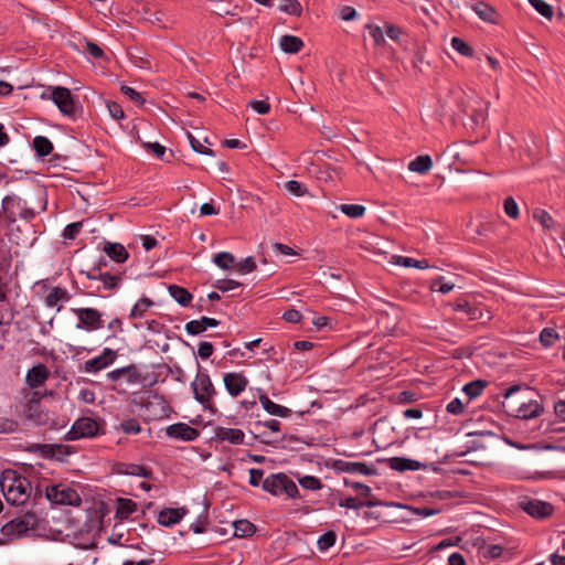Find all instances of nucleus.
Listing matches in <instances>:
<instances>
[{"mask_svg":"<svg viewBox=\"0 0 565 565\" xmlns=\"http://www.w3.org/2000/svg\"><path fill=\"white\" fill-rule=\"evenodd\" d=\"M486 387V382L483 381H472L463 386V392L468 396L469 401L481 395Z\"/></svg>","mask_w":565,"mask_h":565,"instance_id":"obj_39","label":"nucleus"},{"mask_svg":"<svg viewBox=\"0 0 565 565\" xmlns=\"http://www.w3.org/2000/svg\"><path fill=\"white\" fill-rule=\"evenodd\" d=\"M205 330V326L201 322V318L185 323V331L188 334L196 335L203 333Z\"/></svg>","mask_w":565,"mask_h":565,"instance_id":"obj_54","label":"nucleus"},{"mask_svg":"<svg viewBox=\"0 0 565 565\" xmlns=\"http://www.w3.org/2000/svg\"><path fill=\"white\" fill-rule=\"evenodd\" d=\"M472 10L484 22L497 24L500 20L499 12L486 2H477L472 6Z\"/></svg>","mask_w":565,"mask_h":565,"instance_id":"obj_21","label":"nucleus"},{"mask_svg":"<svg viewBox=\"0 0 565 565\" xmlns=\"http://www.w3.org/2000/svg\"><path fill=\"white\" fill-rule=\"evenodd\" d=\"M43 452L46 456L63 460L65 457L71 456L75 452L74 448L63 444H47L42 446Z\"/></svg>","mask_w":565,"mask_h":565,"instance_id":"obj_23","label":"nucleus"},{"mask_svg":"<svg viewBox=\"0 0 565 565\" xmlns=\"http://www.w3.org/2000/svg\"><path fill=\"white\" fill-rule=\"evenodd\" d=\"M10 267V257L8 252L0 247V278H4Z\"/></svg>","mask_w":565,"mask_h":565,"instance_id":"obj_61","label":"nucleus"},{"mask_svg":"<svg viewBox=\"0 0 565 565\" xmlns=\"http://www.w3.org/2000/svg\"><path fill=\"white\" fill-rule=\"evenodd\" d=\"M213 263L223 270L234 268L236 262L233 254L228 252H221L214 255Z\"/></svg>","mask_w":565,"mask_h":565,"instance_id":"obj_35","label":"nucleus"},{"mask_svg":"<svg viewBox=\"0 0 565 565\" xmlns=\"http://www.w3.org/2000/svg\"><path fill=\"white\" fill-rule=\"evenodd\" d=\"M170 296L181 306L186 307L191 300L192 295L183 287L178 285H170L169 288Z\"/></svg>","mask_w":565,"mask_h":565,"instance_id":"obj_32","label":"nucleus"},{"mask_svg":"<svg viewBox=\"0 0 565 565\" xmlns=\"http://www.w3.org/2000/svg\"><path fill=\"white\" fill-rule=\"evenodd\" d=\"M23 413L28 420L36 424H44L47 419L46 412L36 401H28L23 407Z\"/></svg>","mask_w":565,"mask_h":565,"instance_id":"obj_20","label":"nucleus"},{"mask_svg":"<svg viewBox=\"0 0 565 565\" xmlns=\"http://www.w3.org/2000/svg\"><path fill=\"white\" fill-rule=\"evenodd\" d=\"M503 211H504L505 215L508 217H510L511 220H518L520 216L519 205L512 196L504 199Z\"/></svg>","mask_w":565,"mask_h":565,"instance_id":"obj_45","label":"nucleus"},{"mask_svg":"<svg viewBox=\"0 0 565 565\" xmlns=\"http://www.w3.org/2000/svg\"><path fill=\"white\" fill-rule=\"evenodd\" d=\"M284 189L289 194L297 196V198L305 196L308 194L307 186L303 183L296 181V180H289V181L285 182Z\"/></svg>","mask_w":565,"mask_h":565,"instance_id":"obj_38","label":"nucleus"},{"mask_svg":"<svg viewBox=\"0 0 565 565\" xmlns=\"http://www.w3.org/2000/svg\"><path fill=\"white\" fill-rule=\"evenodd\" d=\"M19 428V424L14 419L0 417V434H12Z\"/></svg>","mask_w":565,"mask_h":565,"instance_id":"obj_52","label":"nucleus"},{"mask_svg":"<svg viewBox=\"0 0 565 565\" xmlns=\"http://www.w3.org/2000/svg\"><path fill=\"white\" fill-rule=\"evenodd\" d=\"M450 45L463 56L471 57L473 55V49L460 38L454 36L450 41Z\"/></svg>","mask_w":565,"mask_h":565,"instance_id":"obj_42","label":"nucleus"},{"mask_svg":"<svg viewBox=\"0 0 565 565\" xmlns=\"http://www.w3.org/2000/svg\"><path fill=\"white\" fill-rule=\"evenodd\" d=\"M259 403L263 408L270 415L279 416V417H289L291 414V409L285 407L282 405L274 403L267 395H259Z\"/></svg>","mask_w":565,"mask_h":565,"instance_id":"obj_24","label":"nucleus"},{"mask_svg":"<svg viewBox=\"0 0 565 565\" xmlns=\"http://www.w3.org/2000/svg\"><path fill=\"white\" fill-rule=\"evenodd\" d=\"M120 90L129 98L131 99L132 102L137 103V104H143L145 103V99L142 98L141 94L138 93L136 89H134L132 87L128 86V85H121L120 86Z\"/></svg>","mask_w":565,"mask_h":565,"instance_id":"obj_58","label":"nucleus"},{"mask_svg":"<svg viewBox=\"0 0 565 565\" xmlns=\"http://www.w3.org/2000/svg\"><path fill=\"white\" fill-rule=\"evenodd\" d=\"M431 167L433 160L428 154L418 156L408 163V169L412 172H417L419 174L427 173Z\"/></svg>","mask_w":565,"mask_h":565,"instance_id":"obj_29","label":"nucleus"},{"mask_svg":"<svg viewBox=\"0 0 565 565\" xmlns=\"http://www.w3.org/2000/svg\"><path fill=\"white\" fill-rule=\"evenodd\" d=\"M107 108H108V111L110 114V116L116 119V120H120L125 117V113L121 108V106L116 103V102H108L107 103Z\"/></svg>","mask_w":565,"mask_h":565,"instance_id":"obj_63","label":"nucleus"},{"mask_svg":"<svg viewBox=\"0 0 565 565\" xmlns=\"http://www.w3.org/2000/svg\"><path fill=\"white\" fill-rule=\"evenodd\" d=\"M116 429L127 435H136L141 431V426L136 418H128L116 426Z\"/></svg>","mask_w":565,"mask_h":565,"instance_id":"obj_41","label":"nucleus"},{"mask_svg":"<svg viewBox=\"0 0 565 565\" xmlns=\"http://www.w3.org/2000/svg\"><path fill=\"white\" fill-rule=\"evenodd\" d=\"M131 373H136V367L134 365H128V366H124V367L110 371L107 374V377L109 380L116 382V381L120 380L124 375H126V374L130 375Z\"/></svg>","mask_w":565,"mask_h":565,"instance_id":"obj_53","label":"nucleus"},{"mask_svg":"<svg viewBox=\"0 0 565 565\" xmlns=\"http://www.w3.org/2000/svg\"><path fill=\"white\" fill-rule=\"evenodd\" d=\"M341 469L345 472L358 473L364 476L375 475L376 470L364 462H341Z\"/></svg>","mask_w":565,"mask_h":565,"instance_id":"obj_31","label":"nucleus"},{"mask_svg":"<svg viewBox=\"0 0 565 565\" xmlns=\"http://www.w3.org/2000/svg\"><path fill=\"white\" fill-rule=\"evenodd\" d=\"M49 98L57 106L60 111L66 116H73L75 114V98L71 90L63 86H50L43 94L42 97Z\"/></svg>","mask_w":565,"mask_h":565,"instance_id":"obj_6","label":"nucleus"},{"mask_svg":"<svg viewBox=\"0 0 565 565\" xmlns=\"http://www.w3.org/2000/svg\"><path fill=\"white\" fill-rule=\"evenodd\" d=\"M188 138H189V141H190V145L192 147V149L195 151V152H199V153H202V154H209V156H213L214 152L204 147L200 140H198L195 137H193L191 134H188Z\"/></svg>","mask_w":565,"mask_h":565,"instance_id":"obj_59","label":"nucleus"},{"mask_svg":"<svg viewBox=\"0 0 565 565\" xmlns=\"http://www.w3.org/2000/svg\"><path fill=\"white\" fill-rule=\"evenodd\" d=\"M214 436L217 441L228 443L232 445H241L245 439V434L242 429L223 426L215 427Z\"/></svg>","mask_w":565,"mask_h":565,"instance_id":"obj_17","label":"nucleus"},{"mask_svg":"<svg viewBox=\"0 0 565 565\" xmlns=\"http://www.w3.org/2000/svg\"><path fill=\"white\" fill-rule=\"evenodd\" d=\"M152 306V301L149 298L139 299L131 308L130 318L136 319L143 316V313Z\"/></svg>","mask_w":565,"mask_h":565,"instance_id":"obj_43","label":"nucleus"},{"mask_svg":"<svg viewBox=\"0 0 565 565\" xmlns=\"http://www.w3.org/2000/svg\"><path fill=\"white\" fill-rule=\"evenodd\" d=\"M366 29L369 30L370 36L373 39V41L376 45L384 44V42H385L384 33L379 25L367 24Z\"/></svg>","mask_w":565,"mask_h":565,"instance_id":"obj_56","label":"nucleus"},{"mask_svg":"<svg viewBox=\"0 0 565 565\" xmlns=\"http://www.w3.org/2000/svg\"><path fill=\"white\" fill-rule=\"evenodd\" d=\"M45 495L53 504L79 505L82 501L74 489L63 483L46 487Z\"/></svg>","mask_w":565,"mask_h":565,"instance_id":"obj_8","label":"nucleus"},{"mask_svg":"<svg viewBox=\"0 0 565 565\" xmlns=\"http://www.w3.org/2000/svg\"><path fill=\"white\" fill-rule=\"evenodd\" d=\"M234 535L237 537H246L255 532V525L247 520H238L233 523Z\"/></svg>","mask_w":565,"mask_h":565,"instance_id":"obj_37","label":"nucleus"},{"mask_svg":"<svg viewBox=\"0 0 565 565\" xmlns=\"http://www.w3.org/2000/svg\"><path fill=\"white\" fill-rule=\"evenodd\" d=\"M299 484L307 490H319L322 488L320 479L313 476H303L298 479Z\"/></svg>","mask_w":565,"mask_h":565,"instance_id":"obj_50","label":"nucleus"},{"mask_svg":"<svg viewBox=\"0 0 565 565\" xmlns=\"http://www.w3.org/2000/svg\"><path fill=\"white\" fill-rule=\"evenodd\" d=\"M79 273L81 275H85V277L89 280L102 281L104 290L116 289L121 280L120 275L104 271L100 267H92L88 270H81Z\"/></svg>","mask_w":565,"mask_h":565,"instance_id":"obj_10","label":"nucleus"},{"mask_svg":"<svg viewBox=\"0 0 565 565\" xmlns=\"http://www.w3.org/2000/svg\"><path fill=\"white\" fill-rule=\"evenodd\" d=\"M239 274L245 275L252 273L256 268V263L253 257H246L239 263L235 264Z\"/></svg>","mask_w":565,"mask_h":565,"instance_id":"obj_55","label":"nucleus"},{"mask_svg":"<svg viewBox=\"0 0 565 565\" xmlns=\"http://www.w3.org/2000/svg\"><path fill=\"white\" fill-rule=\"evenodd\" d=\"M455 285L450 282H444V277H437L431 281L430 290L439 291L441 294H448L454 289Z\"/></svg>","mask_w":565,"mask_h":565,"instance_id":"obj_51","label":"nucleus"},{"mask_svg":"<svg viewBox=\"0 0 565 565\" xmlns=\"http://www.w3.org/2000/svg\"><path fill=\"white\" fill-rule=\"evenodd\" d=\"M241 286V282L233 279H220L214 287L221 291H230Z\"/></svg>","mask_w":565,"mask_h":565,"instance_id":"obj_60","label":"nucleus"},{"mask_svg":"<svg viewBox=\"0 0 565 565\" xmlns=\"http://www.w3.org/2000/svg\"><path fill=\"white\" fill-rule=\"evenodd\" d=\"M532 8H534L542 17L551 20L554 14L553 7L543 0H532Z\"/></svg>","mask_w":565,"mask_h":565,"instance_id":"obj_48","label":"nucleus"},{"mask_svg":"<svg viewBox=\"0 0 565 565\" xmlns=\"http://www.w3.org/2000/svg\"><path fill=\"white\" fill-rule=\"evenodd\" d=\"M82 226V222H75L66 225V227L63 231V237L66 239H74L78 235Z\"/></svg>","mask_w":565,"mask_h":565,"instance_id":"obj_57","label":"nucleus"},{"mask_svg":"<svg viewBox=\"0 0 565 565\" xmlns=\"http://www.w3.org/2000/svg\"><path fill=\"white\" fill-rule=\"evenodd\" d=\"M452 307L454 310L456 311L465 312L468 316L469 320L487 321L491 319L489 310H484L479 306L472 305L466 299H458L456 302H454Z\"/></svg>","mask_w":565,"mask_h":565,"instance_id":"obj_16","label":"nucleus"},{"mask_svg":"<svg viewBox=\"0 0 565 565\" xmlns=\"http://www.w3.org/2000/svg\"><path fill=\"white\" fill-rule=\"evenodd\" d=\"M554 513V507L550 502L532 499V519H547Z\"/></svg>","mask_w":565,"mask_h":565,"instance_id":"obj_27","label":"nucleus"},{"mask_svg":"<svg viewBox=\"0 0 565 565\" xmlns=\"http://www.w3.org/2000/svg\"><path fill=\"white\" fill-rule=\"evenodd\" d=\"M77 316L78 321L88 330H98L103 327L102 313L95 308H78L73 309Z\"/></svg>","mask_w":565,"mask_h":565,"instance_id":"obj_14","label":"nucleus"},{"mask_svg":"<svg viewBox=\"0 0 565 565\" xmlns=\"http://www.w3.org/2000/svg\"><path fill=\"white\" fill-rule=\"evenodd\" d=\"M365 206L361 204H341L340 211L352 218H358L364 215Z\"/></svg>","mask_w":565,"mask_h":565,"instance_id":"obj_46","label":"nucleus"},{"mask_svg":"<svg viewBox=\"0 0 565 565\" xmlns=\"http://www.w3.org/2000/svg\"><path fill=\"white\" fill-rule=\"evenodd\" d=\"M224 386L232 397L242 394L247 385L248 379L242 372H228L223 376Z\"/></svg>","mask_w":565,"mask_h":565,"instance_id":"obj_13","label":"nucleus"},{"mask_svg":"<svg viewBox=\"0 0 565 565\" xmlns=\"http://www.w3.org/2000/svg\"><path fill=\"white\" fill-rule=\"evenodd\" d=\"M137 511V503L130 499H119L117 502L116 516L119 519H128Z\"/></svg>","mask_w":565,"mask_h":565,"instance_id":"obj_33","label":"nucleus"},{"mask_svg":"<svg viewBox=\"0 0 565 565\" xmlns=\"http://www.w3.org/2000/svg\"><path fill=\"white\" fill-rule=\"evenodd\" d=\"M71 299L68 291L62 287H52L44 298V302L47 307H55L60 302H67Z\"/></svg>","mask_w":565,"mask_h":565,"instance_id":"obj_25","label":"nucleus"},{"mask_svg":"<svg viewBox=\"0 0 565 565\" xmlns=\"http://www.w3.org/2000/svg\"><path fill=\"white\" fill-rule=\"evenodd\" d=\"M257 114L265 115L270 110V105L266 100H250L248 104Z\"/></svg>","mask_w":565,"mask_h":565,"instance_id":"obj_64","label":"nucleus"},{"mask_svg":"<svg viewBox=\"0 0 565 565\" xmlns=\"http://www.w3.org/2000/svg\"><path fill=\"white\" fill-rule=\"evenodd\" d=\"M279 45L285 53L296 54L302 49L303 42L295 35H282Z\"/></svg>","mask_w":565,"mask_h":565,"instance_id":"obj_28","label":"nucleus"},{"mask_svg":"<svg viewBox=\"0 0 565 565\" xmlns=\"http://www.w3.org/2000/svg\"><path fill=\"white\" fill-rule=\"evenodd\" d=\"M213 351H214L213 344L211 342L203 341L199 344L198 355L201 359L206 360L213 354Z\"/></svg>","mask_w":565,"mask_h":565,"instance_id":"obj_62","label":"nucleus"},{"mask_svg":"<svg viewBox=\"0 0 565 565\" xmlns=\"http://www.w3.org/2000/svg\"><path fill=\"white\" fill-rule=\"evenodd\" d=\"M117 472L120 475L142 477L147 479L152 477L151 469L136 463H120L118 466Z\"/></svg>","mask_w":565,"mask_h":565,"instance_id":"obj_26","label":"nucleus"},{"mask_svg":"<svg viewBox=\"0 0 565 565\" xmlns=\"http://www.w3.org/2000/svg\"><path fill=\"white\" fill-rule=\"evenodd\" d=\"M166 434L169 438L183 441H192L200 436V431L196 428H193L185 423H177L168 426Z\"/></svg>","mask_w":565,"mask_h":565,"instance_id":"obj_15","label":"nucleus"},{"mask_svg":"<svg viewBox=\"0 0 565 565\" xmlns=\"http://www.w3.org/2000/svg\"><path fill=\"white\" fill-rule=\"evenodd\" d=\"M335 541H337V534L334 531H328V532L323 533L318 539V542H317L319 551L324 552V551L329 550L330 547H332L335 544Z\"/></svg>","mask_w":565,"mask_h":565,"instance_id":"obj_44","label":"nucleus"},{"mask_svg":"<svg viewBox=\"0 0 565 565\" xmlns=\"http://www.w3.org/2000/svg\"><path fill=\"white\" fill-rule=\"evenodd\" d=\"M117 358V352L110 348H105L100 355L87 360L83 370L86 373H97L111 365Z\"/></svg>","mask_w":565,"mask_h":565,"instance_id":"obj_11","label":"nucleus"},{"mask_svg":"<svg viewBox=\"0 0 565 565\" xmlns=\"http://www.w3.org/2000/svg\"><path fill=\"white\" fill-rule=\"evenodd\" d=\"M194 398L205 408L210 407L211 399L215 395V387L207 373L199 372L191 383Z\"/></svg>","mask_w":565,"mask_h":565,"instance_id":"obj_9","label":"nucleus"},{"mask_svg":"<svg viewBox=\"0 0 565 565\" xmlns=\"http://www.w3.org/2000/svg\"><path fill=\"white\" fill-rule=\"evenodd\" d=\"M380 504H381V502L379 500L358 501L353 497H349V498H347L344 500H341L339 502L340 507L348 508V509H353V510H358V509H360L362 507H367V508L377 507Z\"/></svg>","mask_w":565,"mask_h":565,"instance_id":"obj_36","label":"nucleus"},{"mask_svg":"<svg viewBox=\"0 0 565 565\" xmlns=\"http://www.w3.org/2000/svg\"><path fill=\"white\" fill-rule=\"evenodd\" d=\"M534 218L541 225L545 233L550 234L551 242L555 243V235L562 232V226L554 221V218L545 210L536 209L532 212Z\"/></svg>","mask_w":565,"mask_h":565,"instance_id":"obj_12","label":"nucleus"},{"mask_svg":"<svg viewBox=\"0 0 565 565\" xmlns=\"http://www.w3.org/2000/svg\"><path fill=\"white\" fill-rule=\"evenodd\" d=\"M387 465L391 469L399 472H404L407 470H419L422 467H424L419 461L403 458V457H392L387 459Z\"/></svg>","mask_w":565,"mask_h":565,"instance_id":"obj_22","label":"nucleus"},{"mask_svg":"<svg viewBox=\"0 0 565 565\" xmlns=\"http://www.w3.org/2000/svg\"><path fill=\"white\" fill-rule=\"evenodd\" d=\"M104 434L103 422L92 417L77 418L65 434L64 440L73 441L82 438H94Z\"/></svg>","mask_w":565,"mask_h":565,"instance_id":"obj_5","label":"nucleus"},{"mask_svg":"<svg viewBox=\"0 0 565 565\" xmlns=\"http://www.w3.org/2000/svg\"><path fill=\"white\" fill-rule=\"evenodd\" d=\"M0 487L7 502L13 505L25 503L32 492L31 482L12 470L2 473Z\"/></svg>","mask_w":565,"mask_h":565,"instance_id":"obj_1","label":"nucleus"},{"mask_svg":"<svg viewBox=\"0 0 565 565\" xmlns=\"http://www.w3.org/2000/svg\"><path fill=\"white\" fill-rule=\"evenodd\" d=\"M397 264H399L404 267H415V268H419V269H425V268L429 267V264L426 259L419 260V259H414V258L404 257V256L398 257Z\"/></svg>","mask_w":565,"mask_h":565,"instance_id":"obj_49","label":"nucleus"},{"mask_svg":"<svg viewBox=\"0 0 565 565\" xmlns=\"http://www.w3.org/2000/svg\"><path fill=\"white\" fill-rule=\"evenodd\" d=\"M521 391L520 385L509 387L503 394L502 407L507 414L515 416L518 418L527 419L530 418L527 404L525 398H516V394Z\"/></svg>","mask_w":565,"mask_h":565,"instance_id":"obj_7","label":"nucleus"},{"mask_svg":"<svg viewBox=\"0 0 565 565\" xmlns=\"http://www.w3.org/2000/svg\"><path fill=\"white\" fill-rule=\"evenodd\" d=\"M262 487L275 497L286 494L290 499L299 498L297 484L285 473L269 475L264 479Z\"/></svg>","mask_w":565,"mask_h":565,"instance_id":"obj_4","label":"nucleus"},{"mask_svg":"<svg viewBox=\"0 0 565 565\" xmlns=\"http://www.w3.org/2000/svg\"><path fill=\"white\" fill-rule=\"evenodd\" d=\"M559 339L558 333L553 328H544L540 333V343L543 348L552 347Z\"/></svg>","mask_w":565,"mask_h":565,"instance_id":"obj_40","label":"nucleus"},{"mask_svg":"<svg viewBox=\"0 0 565 565\" xmlns=\"http://www.w3.org/2000/svg\"><path fill=\"white\" fill-rule=\"evenodd\" d=\"M44 521L34 512H26L3 524L0 533L7 541L22 536L38 535L44 530Z\"/></svg>","mask_w":565,"mask_h":565,"instance_id":"obj_2","label":"nucleus"},{"mask_svg":"<svg viewBox=\"0 0 565 565\" xmlns=\"http://www.w3.org/2000/svg\"><path fill=\"white\" fill-rule=\"evenodd\" d=\"M279 10L292 15L301 14V6L298 0H280Z\"/></svg>","mask_w":565,"mask_h":565,"instance_id":"obj_47","label":"nucleus"},{"mask_svg":"<svg viewBox=\"0 0 565 565\" xmlns=\"http://www.w3.org/2000/svg\"><path fill=\"white\" fill-rule=\"evenodd\" d=\"M32 143L39 157H46L53 151V143L44 136H36Z\"/></svg>","mask_w":565,"mask_h":565,"instance_id":"obj_34","label":"nucleus"},{"mask_svg":"<svg viewBox=\"0 0 565 565\" xmlns=\"http://www.w3.org/2000/svg\"><path fill=\"white\" fill-rule=\"evenodd\" d=\"M49 370L47 367L39 363L31 367L26 375H25V382L31 388H36L44 384V382L49 379Z\"/></svg>","mask_w":565,"mask_h":565,"instance_id":"obj_19","label":"nucleus"},{"mask_svg":"<svg viewBox=\"0 0 565 565\" xmlns=\"http://www.w3.org/2000/svg\"><path fill=\"white\" fill-rule=\"evenodd\" d=\"M104 252L115 262L124 263L128 258L126 248L119 243H107L104 246Z\"/></svg>","mask_w":565,"mask_h":565,"instance_id":"obj_30","label":"nucleus"},{"mask_svg":"<svg viewBox=\"0 0 565 565\" xmlns=\"http://www.w3.org/2000/svg\"><path fill=\"white\" fill-rule=\"evenodd\" d=\"M1 207L2 217L8 227L12 226L18 218L30 221L35 216L34 210L15 194L4 196Z\"/></svg>","mask_w":565,"mask_h":565,"instance_id":"obj_3","label":"nucleus"},{"mask_svg":"<svg viewBox=\"0 0 565 565\" xmlns=\"http://www.w3.org/2000/svg\"><path fill=\"white\" fill-rule=\"evenodd\" d=\"M185 508H166L158 514V523L162 526H172L178 524L186 514Z\"/></svg>","mask_w":565,"mask_h":565,"instance_id":"obj_18","label":"nucleus"}]
</instances>
